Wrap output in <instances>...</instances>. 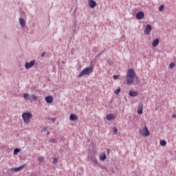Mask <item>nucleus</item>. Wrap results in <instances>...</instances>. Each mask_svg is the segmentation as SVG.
<instances>
[{"instance_id": "obj_10", "label": "nucleus", "mask_w": 176, "mask_h": 176, "mask_svg": "<svg viewBox=\"0 0 176 176\" xmlns=\"http://www.w3.org/2000/svg\"><path fill=\"white\" fill-rule=\"evenodd\" d=\"M89 5L91 9H94L97 5V3H96L94 0H89Z\"/></svg>"}, {"instance_id": "obj_4", "label": "nucleus", "mask_w": 176, "mask_h": 176, "mask_svg": "<svg viewBox=\"0 0 176 176\" xmlns=\"http://www.w3.org/2000/svg\"><path fill=\"white\" fill-rule=\"evenodd\" d=\"M35 65V60H30V62H26L25 64V69H30V68H32Z\"/></svg>"}, {"instance_id": "obj_22", "label": "nucleus", "mask_w": 176, "mask_h": 176, "mask_svg": "<svg viewBox=\"0 0 176 176\" xmlns=\"http://www.w3.org/2000/svg\"><path fill=\"white\" fill-rule=\"evenodd\" d=\"M23 98H25V100H30V94H24Z\"/></svg>"}, {"instance_id": "obj_2", "label": "nucleus", "mask_w": 176, "mask_h": 176, "mask_svg": "<svg viewBox=\"0 0 176 176\" xmlns=\"http://www.w3.org/2000/svg\"><path fill=\"white\" fill-rule=\"evenodd\" d=\"M93 69L94 68L92 67H87L83 69L78 74V78H82L85 75H90V74L93 73Z\"/></svg>"}, {"instance_id": "obj_24", "label": "nucleus", "mask_w": 176, "mask_h": 176, "mask_svg": "<svg viewBox=\"0 0 176 176\" xmlns=\"http://www.w3.org/2000/svg\"><path fill=\"white\" fill-rule=\"evenodd\" d=\"M113 131L114 134H118V128H116V126H114L113 128Z\"/></svg>"}, {"instance_id": "obj_19", "label": "nucleus", "mask_w": 176, "mask_h": 176, "mask_svg": "<svg viewBox=\"0 0 176 176\" xmlns=\"http://www.w3.org/2000/svg\"><path fill=\"white\" fill-rule=\"evenodd\" d=\"M160 144L161 146H166V145H167V142H166V140H162L160 141Z\"/></svg>"}, {"instance_id": "obj_35", "label": "nucleus", "mask_w": 176, "mask_h": 176, "mask_svg": "<svg viewBox=\"0 0 176 176\" xmlns=\"http://www.w3.org/2000/svg\"><path fill=\"white\" fill-rule=\"evenodd\" d=\"M172 118H173V119H175L176 115H175V114H173V115L172 116Z\"/></svg>"}, {"instance_id": "obj_16", "label": "nucleus", "mask_w": 176, "mask_h": 176, "mask_svg": "<svg viewBox=\"0 0 176 176\" xmlns=\"http://www.w3.org/2000/svg\"><path fill=\"white\" fill-rule=\"evenodd\" d=\"M106 159L107 155L105 154V153H102V154L100 155V160H102L104 162V160H105Z\"/></svg>"}, {"instance_id": "obj_11", "label": "nucleus", "mask_w": 176, "mask_h": 176, "mask_svg": "<svg viewBox=\"0 0 176 176\" xmlns=\"http://www.w3.org/2000/svg\"><path fill=\"white\" fill-rule=\"evenodd\" d=\"M78 117L76 116V114H71L69 116V120H72V122H75V120H78Z\"/></svg>"}, {"instance_id": "obj_5", "label": "nucleus", "mask_w": 176, "mask_h": 176, "mask_svg": "<svg viewBox=\"0 0 176 176\" xmlns=\"http://www.w3.org/2000/svg\"><path fill=\"white\" fill-rule=\"evenodd\" d=\"M144 110V104L140 102L138 106V115H142V111Z\"/></svg>"}, {"instance_id": "obj_25", "label": "nucleus", "mask_w": 176, "mask_h": 176, "mask_svg": "<svg viewBox=\"0 0 176 176\" xmlns=\"http://www.w3.org/2000/svg\"><path fill=\"white\" fill-rule=\"evenodd\" d=\"M120 91H121L120 88H118V89H117L115 90L114 93H115L116 94H119V93H120Z\"/></svg>"}, {"instance_id": "obj_28", "label": "nucleus", "mask_w": 176, "mask_h": 176, "mask_svg": "<svg viewBox=\"0 0 176 176\" xmlns=\"http://www.w3.org/2000/svg\"><path fill=\"white\" fill-rule=\"evenodd\" d=\"M119 78V75H113V78L114 79V80H116V79H118Z\"/></svg>"}, {"instance_id": "obj_8", "label": "nucleus", "mask_w": 176, "mask_h": 176, "mask_svg": "<svg viewBox=\"0 0 176 176\" xmlns=\"http://www.w3.org/2000/svg\"><path fill=\"white\" fill-rule=\"evenodd\" d=\"M24 167H25V165H21L19 167L11 168L10 171H15V173H19V171H21V170H23Z\"/></svg>"}, {"instance_id": "obj_6", "label": "nucleus", "mask_w": 176, "mask_h": 176, "mask_svg": "<svg viewBox=\"0 0 176 176\" xmlns=\"http://www.w3.org/2000/svg\"><path fill=\"white\" fill-rule=\"evenodd\" d=\"M151 31H152V26L151 25H146L144 29V34L145 35H148L151 34Z\"/></svg>"}, {"instance_id": "obj_14", "label": "nucleus", "mask_w": 176, "mask_h": 176, "mask_svg": "<svg viewBox=\"0 0 176 176\" xmlns=\"http://www.w3.org/2000/svg\"><path fill=\"white\" fill-rule=\"evenodd\" d=\"M129 95L131 97H137V96H138V93H137L135 91L130 90Z\"/></svg>"}, {"instance_id": "obj_1", "label": "nucleus", "mask_w": 176, "mask_h": 176, "mask_svg": "<svg viewBox=\"0 0 176 176\" xmlns=\"http://www.w3.org/2000/svg\"><path fill=\"white\" fill-rule=\"evenodd\" d=\"M134 79H138V76L135 75V72L133 69H130L126 72V84L128 85H132V83L134 82ZM136 83H138V81L135 80Z\"/></svg>"}, {"instance_id": "obj_23", "label": "nucleus", "mask_w": 176, "mask_h": 176, "mask_svg": "<svg viewBox=\"0 0 176 176\" xmlns=\"http://www.w3.org/2000/svg\"><path fill=\"white\" fill-rule=\"evenodd\" d=\"M163 9H164V5H161V6L159 7V11H160V12H163Z\"/></svg>"}, {"instance_id": "obj_33", "label": "nucleus", "mask_w": 176, "mask_h": 176, "mask_svg": "<svg viewBox=\"0 0 176 176\" xmlns=\"http://www.w3.org/2000/svg\"><path fill=\"white\" fill-rule=\"evenodd\" d=\"M51 120L54 123L56 122V118H52Z\"/></svg>"}, {"instance_id": "obj_31", "label": "nucleus", "mask_w": 176, "mask_h": 176, "mask_svg": "<svg viewBox=\"0 0 176 176\" xmlns=\"http://www.w3.org/2000/svg\"><path fill=\"white\" fill-rule=\"evenodd\" d=\"M50 142L54 143V142H56V140H54V139H50Z\"/></svg>"}, {"instance_id": "obj_20", "label": "nucleus", "mask_w": 176, "mask_h": 176, "mask_svg": "<svg viewBox=\"0 0 176 176\" xmlns=\"http://www.w3.org/2000/svg\"><path fill=\"white\" fill-rule=\"evenodd\" d=\"M20 152V148H16L14 149V155H19V153Z\"/></svg>"}, {"instance_id": "obj_12", "label": "nucleus", "mask_w": 176, "mask_h": 176, "mask_svg": "<svg viewBox=\"0 0 176 176\" xmlns=\"http://www.w3.org/2000/svg\"><path fill=\"white\" fill-rule=\"evenodd\" d=\"M19 23L22 28H24L25 27V20H24L23 18H19Z\"/></svg>"}, {"instance_id": "obj_17", "label": "nucleus", "mask_w": 176, "mask_h": 176, "mask_svg": "<svg viewBox=\"0 0 176 176\" xmlns=\"http://www.w3.org/2000/svg\"><path fill=\"white\" fill-rule=\"evenodd\" d=\"M144 131H145V133H144V137L149 136V130L148 129V127L144 126Z\"/></svg>"}, {"instance_id": "obj_21", "label": "nucleus", "mask_w": 176, "mask_h": 176, "mask_svg": "<svg viewBox=\"0 0 176 176\" xmlns=\"http://www.w3.org/2000/svg\"><path fill=\"white\" fill-rule=\"evenodd\" d=\"M91 162H93V163H94V164H98V161L97 160L96 157H92Z\"/></svg>"}, {"instance_id": "obj_13", "label": "nucleus", "mask_w": 176, "mask_h": 176, "mask_svg": "<svg viewBox=\"0 0 176 176\" xmlns=\"http://www.w3.org/2000/svg\"><path fill=\"white\" fill-rule=\"evenodd\" d=\"M45 101L47 104H52L53 102V96H48L45 97Z\"/></svg>"}, {"instance_id": "obj_15", "label": "nucleus", "mask_w": 176, "mask_h": 176, "mask_svg": "<svg viewBox=\"0 0 176 176\" xmlns=\"http://www.w3.org/2000/svg\"><path fill=\"white\" fill-rule=\"evenodd\" d=\"M159 42H160V40L159 38H155L153 43H152V46L153 47H156V46H157L159 45Z\"/></svg>"}, {"instance_id": "obj_18", "label": "nucleus", "mask_w": 176, "mask_h": 176, "mask_svg": "<svg viewBox=\"0 0 176 176\" xmlns=\"http://www.w3.org/2000/svg\"><path fill=\"white\" fill-rule=\"evenodd\" d=\"M36 100H38V96L34 94L31 95L30 101H36Z\"/></svg>"}, {"instance_id": "obj_3", "label": "nucleus", "mask_w": 176, "mask_h": 176, "mask_svg": "<svg viewBox=\"0 0 176 176\" xmlns=\"http://www.w3.org/2000/svg\"><path fill=\"white\" fill-rule=\"evenodd\" d=\"M32 118V114L30 112L23 113L22 119L24 121V123H30L31 122V119Z\"/></svg>"}, {"instance_id": "obj_30", "label": "nucleus", "mask_w": 176, "mask_h": 176, "mask_svg": "<svg viewBox=\"0 0 176 176\" xmlns=\"http://www.w3.org/2000/svg\"><path fill=\"white\" fill-rule=\"evenodd\" d=\"M104 54V51H100L98 54V57H100V56H101L102 54Z\"/></svg>"}, {"instance_id": "obj_27", "label": "nucleus", "mask_w": 176, "mask_h": 176, "mask_svg": "<svg viewBox=\"0 0 176 176\" xmlns=\"http://www.w3.org/2000/svg\"><path fill=\"white\" fill-rule=\"evenodd\" d=\"M170 68H173V67H175V64L174 63H170L169 65Z\"/></svg>"}, {"instance_id": "obj_36", "label": "nucleus", "mask_w": 176, "mask_h": 176, "mask_svg": "<svg viewBox=\"0 0 176 176\" xmlns=\"http://www.w3.org/2000/svg\"><path fill=\"white\" fill-rule=\"evenodd\" d=\"M107 153L109 155V149H107Z\"/></svg>"}, {"instance_id": "obj_7", "label": "nucleus", "mask_w": 176, "mask_h": 176, "mask_svg": "<svg viewBox=\"0 0 176 176\" xmlns=\"http://www.w3.org/2000/svg\"><path fill=\"white\" fill-rule=\"evenodd\" d=\"M116 119V116L115 114L109 113L107 115V120L109 122H112V120Z\"/></svg>"}, {"instance_id": "obj_29", "label": "nucleus", "mask_w": 176, "mask_h": 176, "mask_svg": "<svg viewBox=\"0 0 176 176\" xmlns=\"http://www.w3.org/2000/svg\"><path fill=\"white\" fill-rule=\"evenodd\" d=\"M53 164H57V158H54V160H53Z\"/></svg>"}, {"instance_id": "obj_32", "label": "nucleus", "mask_w": 176, "mask_h": 176, "mask_svg": "<svg viewBox=\"0 0 176 176\" xmlns=\"http://www.w3.org/2000/svg\"><path fill=\"white\" fill-rule=\"evenodd\" d=\"M45 54H46V52L41 54V57H45Z\"/></svg>"}, {"instance_id": "obj_9", "label": "nucleus", "mask_w": 176, "mask_h": 176, "mask_svg": "<svg viewBox=\"0 0 176 176\" xmlns=\"http://www.w3.org/2000/svg\"><path fill=\"white\" fill-rule=\"evenodd\" d=\"M144 17H145V14L141 11L136 14V18L138 20H142V19H144Z\"/></svg>"}, {"instance_id": "obj_26", "label": "nucleus", "mask_w": 176, "mask_h": 176, "mask_svg": "<svg viewBox=\"0 0 176 176\" xmlns=\"http://www.w3.org/2000/svg\"><path fill=\"white\" fill-rule=\"evenodd\" d=\"M44 160H45L44 157H38V162H43Z\"/></svg>"}, {"instance_id": "obj_34", "label": "nucleus", "mask_w": 176, "mask_h": 176, "mask_svg": "<svg viewBox=\"0 0 176 176\" xmlns=\"http://www.w3.org/2000/svg\"><path fill=\"white\" fill-rule=\"evenodd\" d=\"M43 131H47V127L43 128Z\"/></svg>"}]
</instances>
